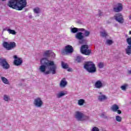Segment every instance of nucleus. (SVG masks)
Masks as SVG:
<instances>
[{
    "label": "nucleus",
    "instance_id": "nucleus-1",
    "mask_svg": "<svg viewBox=\"0 0 131 131\" xmlns=\"http://www.w3.org/2000/svg\"><path fill=\"white\" fill-rule=\"evenodd\" d=\"M41 66L39 68V70L41 73H43L45 75L48 74H56L58 67L55 64L54 61L48 60L47 58H43L40 61Z\"/></svg>",
    "mask_w": 131,
    "mask_h": 131
},
{
    "label": "nucleus",
    "instance_id": "nucleus-5",
    "mask_svg": "<svg viewBox=\"0 0 131 131\" xmlns=\"http://www.w3.org/2000/svg\"><path fill=\"white\" fill-rule=\"evenodd\" d=\"M2 46L6 50H7L8 51H10V50H13V49H15V48H16V42H8L7 41H4L3 42Z\"/></svg>",
    "mask_w": 131,
    "mask_h": 131
},
{
    "label": "nucleus",
    "instance_id": "nucleus-10",
    "mask_svg": "<svg viewBox=\"0 0 131 131\" xmlns=\"http://www.w3.org/2000/svg\"><path fill=\"white\" fill-rule=\"evenodd\" d=\"M75 117L78 121H83L85 119L84 118V115L80 112H76Z\"/></svg>",
    "mask_w": 131,
    "mask_h": 131
},
{
    "label": "nucleus",
    "instance_id": "nucleus-40",
    "mask_svg": "<svg viewBox=\"0 0 131 131\" xmlns=\"http://www.w3.org/2000/svg\"><path fill=\"white\" fill-rule=\"evenodd\" d=\"M29 17L30 18V19H32V18H33V16H32V15H30L29 16Z\"/></svg>",
    "mask_w": 131,
    "mask_h": 131
},
{
    "label": "nucleus",
    "instance_id": "nucleus-8",
    "mask_svg": "<svg viewBox=\"0 0 131 131\" xmlns=\"http://www.w3.org/2000/svg\"><path fill=\"white\" fill-rule=\"evenodd\" d=\"M33 105L36 108H41L43 105V102L40 97H37L34 100Z\"/></svg>",
    "mask_w": 131,
    "mask_h": 131
},
{
    "label": "nucleus",
    "instance_id": "nucleus-31",
    "mask_svg": "<svg viewBox=\"0 0 131 131\" xmlns=\"http://www.w3.org/2000/svg\"><path fill=\"white\" fill-rule=\"evenodd\" d=\"M82 60V57L81 56H77L76 58V61L78 63H80L81 62V60Z\"/></svg>",
    "mask_w": 131,
    "mask_h": 131
},
{
    "label": "nucleus",
    "instance_id": "nucleus-2",
    "mask_svg": "<svg viewBox=\"0 0 131 131\" xmlns=\"http://www.w3.org/2000/svg\"><path fill=\"white\" fill-rule=\"evenodd\" d=\"M8 6L17 11H22L27 6L26 0H10L8 2Z\"/></svg>",
    "mask_w": 131,
    "mask_h": 131
},
{
    "label": "nucleus",
    "instance_id": "nucleus-27",
    "mask_svg": "<svg viewBox=\"0 0 131 131\" xmlns=\"http://www.w3.org/2000/svg\"><path fill=\"white\" fill-rule=\"evenodd\" d=\"M7 31L9 32V33H10V34L16 35V31L14 30L8 29Z\"/></svg>",
    "mask_w": 131,
    "mask_h": 131
},
{
    "label": "nucleus",
    "instance_id": "nucleus-42",
    "mask_svg": "<svg viewBox=\"0 0 131 131\" xmlns=\"http://www.w3.org/2000/svg\"><path fill=\"white\" fill-rule=\"evenodd\" d=\"M128 74H131V71H129L128 72Z\"/></svg>",
    "mask_w": 131,
    "mask_h": 131
},
{
    "label": "nucleus",
    "instance_id": "nucleus-36",
    "mask_svg": "<svg viewBox=\"0 0 131 131\" xmlns=\"http://www.w3.org/2000/svg\"><path fill=\"white\" fill-rule=\"evenodd\" d=\"M101 117H102V118H105V119H107V118H108V117L105 115L104 113H102L101 115Z\"/></svg>",
    "mask_w": 131,
    "mask_h": 131
},
{
    "label": "nucleus",
    "instance_id": "nucleus-19",
    "mask_svg": "<svg viewBox=\"0 0 131 131\" xmlns=\"http://www.w3.org/2000/svg\"><path fill=\"white\" fill-rule=\"evenodd\" d=\"M111 109L113 112H116L117 110H119V106L117 104H114L112 106Z\"/></svg>",
    "mask_w": 131,
    "mask_h": 131
},
{
    "label": "nucleus",
    "instance_id": "nucleus-6",
    "mask_svg": "<svg viewBox=\"0 0 131 131\" xmlns=\"http://www.w3.org/2000/svg\"><path fill=\"white\" fill-rule=\"evenodd\" d=\"M73 47L70 45L65 47V49L61 50L62 55H68V54H72L73 53Z\"/></svg>",
    "mask_w": 131,
    "mask_h": 131
},
{
    "label": "nucleus",
    "instance_id": "nucleus-45",
    "mask_svg": "<svg viewBox=\"0 0 131 131\" xmlns=\"http://www.w3.org/2000/svg\"><path fill=\"white\" fill-rule=\"evenodd\" d=\"M125 37H127V35H125Z\"/></svg>",
    "mask_w": 131,
    "mask_h": 131
},
{
    "label": "nucleus",
    "instance_id": "nucleus-34",
    "mask_svg": "<svg viewBox=\"0 0 131 131\" xmlns=\"http://www.w3.org/2000/svg\"><path fill=\"white\" fill-rule=\"evenodd\" d=\"M91 131H100V129H99V128L97 127H94L92 128Z\"/></svg>",
    "mask_w": 131,
    "mask_h": 131
},
{
    "label": "nucleus",
    "instance_id": "nucleus-11",
    "mask_svg": "<svg viewBox=\"0 0 131 131\" xmlns=\"http://www.w3.org/2000/svg\"><path fill=\"white\" fill-rule=\"evenodd\" d=\"M115 19L119 23L122 24L123 22H124V19H123V16H122V14L121 13H117L114 16Z\"/></svg>",
    "mask_w": 131,
    "mask_h": 131
},
{
    "label": "nucleus",
    "instance_id": "nucleus-20",
    "mask_svg": "<svg viewBox=\"0 0 131 131\" xmlns=\"http://www.w3.org/2000/svg\"><path fill=\"white\" fill-rule=\"evenodd\" d=\"M85 102V100H84V99H79L78 100V105L79 106H83Z\"/></svg>",
    "mask_w": 131,
    "mask_h": 131
},
{
    "label": "nucleus",
    "instance_id": "nucleus-15",
    "mask_svg": "<svg viewBox=\"0 0 131 131\" xmlns=\"http://www.w3.org/2000/svg\"><path fill=\"white\" fill-rule=\"evenodd\" d=\"M123 9V6H122V4L121 3H118L117 4V7L114 8V12L116 13H118L119 12H121Z\"/></svg>",
    "mask_w": 131,
    "mask_h": 131
},
{
    "label": "nucleus",
    "instance_id": "nucleus-44",
    "mask_svg": "<svg viewBox=\"0 0 131 131\" xmlns=\"http://www.w3.org/2000/svg\"><path fill=\"white\" fill-rule=\"evenodd\" d=\"M129 19L131 20V16H129Z\"/></svg>",
    "mask_w": 131,
    "mask_h": 131
},
{
    "label": "nucleus",
    "instance_id": "nucleus-33",
    "mask_svg": "<svg viewBox=\"0 0 131 131\" xmlns=\"http://www.w3.org/2000/svg\"><path fill=\"white\" fill-rule=\"evenodd\" d=\"M50 51L47 50L44 53V56H45V57H50Z\"/></svg>",
    "mask_w": 131,
    "mask_h": 131
},
{
    "label": "nucleus",
    "instance_id": "nucleus-37",
    "mask_svg": "<svg viewBox=\"0 0 131 131\" xmlns=\"http://www.w3.org/2000/svg\"><path fill=\"white\" fill-rule=\"evenodd\" d=\"M97 15L99 16V17H101V16H103V12L99 10Z\"/></svg>",
    "mask_w": 131,
    "mask_h": 131
},
{
    "label": "nucleus",
    "instance_id": "nucleus-38",
    "mask_svg": "<svg viewBox=\"0 0 131 131\" xmlns=\"http://www.w3.org/2000/svg\"><path fill=\"white\" fill-rule=\"evenodd\" d=\"M55 57V53L54 52H50L49 56Z\"/></svg>",
    "mask_w": 131,
    "mask_h": 131
},
{
    "label": "nucleus",
    "instance_id": "nucleus-26",
    "mask_svg": "<svg viewBox=\"0 0 131 131\" xmlns=\"http://www.w3.org/2000/svg\"><path fill=\"white\" fill-rule=\"evenodd\" d=\"M61 66L62 67V68H63V69H67V68H68L69 66L68 64L62 61L61 62Z\"/></svg>",
    "mask_w": 131,
    "mask_h": 131
},
{
    "label": "nucleus",
    "instance_id": "nucleus-43",
    "mask_svg": "<svg viewBox=\"0 0 131 131\" xmlns=\"http://www.w3.org/2000/svg\"><path fill=\"white\" fill-rule=\"evenodd\" d=\"M129 34H131V31L129 32Z\"/></svg>",
    "mask_w": 131,
    "mask_h": 131
},
{
    "label": "nucleus",
    "instance_id": "nucleus-41",
    "mask_svg": "<svg viewBox=\"0 0 131 131\" xmlns=\"http://www.w3.org/2000/svg\"><path fill=\"white\" fill-rule=\"evenodd\" d=\"M68 71H69V72H71V71H72V69H69L68 70Z\"/></svg>",
    "mask_w": 131,
    "mask_h": 131
},
{
    "label": "nucleus",
    "instance_id": "nucleus-16",
    "mask_svg": "<svg viewBox=\"0 0 131 131\" xmlns=\"http://www.w3.org/2000/svg\"><path fill=\"white\" fill-rule=\"evenodd\" d=\"M66 95H67V92L63 91L58 92L56 94V98L60 99V98H62V97H64V96H66Z\"/></svg>",
    "mask_w": 131,
    "mask_h": 131
},
{
    "label": "nucleus",
    "instance_id": "nucleus-14",
    "mask_svg": "<svg viewBox=\"0 0 131 131\" xmlns=\"http://www.w3.org/2000/svg\"><path fill=\"white\" fill-rule=\"evenodd\" d=\"M94 86L96 89H102V88H104L105 85L103 83L101 80H98L96 81L95 83Z\"/></svg>",
    "mask_w": 131,
    "mask_h": 131
},
{
    "label": "nucleus",
    "instance_id": "nucleus-28",
    "mask_svg": "<svg viewBox=\"0 0 131 131\" xmlns=\"http://www.w3.org/2000/svg\"><path fill=\"white\" fill-rule=\"evenodd\" d=\"M91 34V32L88 30H85L84 34V38L85 37H89L90 36V35Z\"/></svg>",
    "mask_w": 131,
    "mask_h": 131
},
{
    "label": "nucleus",
    "instance_id": "nucleus-24",
    "mask_svg": "<svg viewBox=\"0 0 131 131\" xmlns=\"http://www.w3.org/2000/svg\"><path fill=\"white\" fill-rule=\"evenodd\" d=\"M71 32L72 33H76L78 32V28H71Z\"/></svg>",
    "mask_w": 131,
    "mask_h": 131
},
{
    "label": "nucleus",
    "instance_id": "nucleus-29",
    "mask_svg": "<svg viewBox=\"0 0 131 131\" xmlns=\"http://www.w3.org/2000/svg\"><path fill=\"white\" fill-rule=\"evenodd\" d=\"M116 120L117 122H121L122 121V118L119 116H116Z\"/></svg>",
    "mask_w": 131,
    "mask_h": 131
},
{
    "label": "nucleus",
    "instance_id": "nucleus-39",
    "mask_svg": "<svg viewBox=\"0 0 131 131\" xmlns=\"http://www.w3.org/2000/svg\"><path fill=\"white\" fill-rule=\"evenodd\" d=\"M116 112H117L118 114H121V111L120 110H117Z\"/></svg>",
    "mask_w": 131,
    "mask_h": 131
},
{
    "label": "nucleus",
    "instance_id": "nucleus-25",
    "mask_svg": "<svg viewBox=\"0 0 131 131\" xmlns=\"http://www.w3.org/2000/svg\"><path fill=\"white\" fill-rule=\"evenodd\" d=\"M100 35L102 36V37H106V36L108 35V33H107L106 31H103L102 32H100Z\"/></svg>",
    "mask_w": 131,
    "mask_h": 131
},
{
    "label": "nucleus",
    "instance_id": "nucleus-4",
    "mask_svg": "<svg viewBox=\"0 0 131 131\" xmlns=\"http://www.w3.org/2000/svg\"><path fill=\"white\" fill-rule=\"evenodd\" d=\"M84 68L89 72V73H95L97 71L96 66L93 62L89 61L86 62L84 66Z\"/></svg>",
    "mask_w": 131,
    "mask_h": 131
},
{
    "label": "nucleus",
    "instance_id": "nucleus-30",
    "mask_svg": "<svg viewBox=\"0 0 131 131\" xmlns=\"http://www.w3.org/2000/svg\"><path fill=\"white\" fill-rule=\"evenodd\" d=\"M9 100H10V96H8L7 95H4V100L6 101V102H8Z\"/></svg>",
    "mask_w": 131,
    "mask_h": 131
},
{
    "label": "nucleus",
    "instance_id": "nucleus-18",
    "mask_svg": "<svg viewBox=\"0 0 131 131\" xmlns=\"http://www.w3.org/2000/svg\"><path fill=\"white\" fill-rule=\"evenodd\" d=\"M67 85V82L66 81V78H63L59 84L60 88H65Z\"/></svg>",
    "mask_w": 131,
    "mask_h": 131
},
{
    "label": "nucleus",
    "instance_id": "nucleus-9",
    "mask_svg": "<svg viewBox=\"0 0 131 131\" xmlns=\"http://www.w3.org/2000/svg\"><path fill=\"white\" fill-rule=\"evenodd\" d=\"M0 66L3 67V69L10 68V64L7 61V59L5 58H0Z\"/></svg>",
    "mask_w": 131,
    "mask_h": 131
},
{
    "label": "nucleus",
    "instance_id": "nucleus-23",
    "mask_svg": "<svg viewBox=\"0 0 131 131\" xmlns=\"http://www.w3.org/2000/svg\"><path fill=\"white\" fill-rule=\"evenodd\" d=\"M128 88V85L127 84H124L123 85L121 86L120 89L122 90V91L125 92Z\"/></svg>",
    "mask_w": 131,
    "mask_h": 131
},
{
    "label": "nucleus",
    "instance_id": "nucleus-3",
    "mask_svg": "<svg viewBox=\"0 0 131 131\" xmlns=\"http://www.w3.org/2000/svg\"><path fill=\"white\" fill-rule=\"evenodd\" d=\"M78 31H80L76 33L75 35V38L78 39L79 43L83 44L85 42V39H84V36H83V33L82 32L85 31V29L84 28H78Z\"/></svg>",
    "mask_w": 131,
    "mask_h": 131
},
{
    "label": "nucleus",
    "instance_id": "nucleus-7",
    "mask_svg": "<svg viewBox=\"0 0 131 131\" xmlns=\"http://www.w3.org/2000/svg\"><path fill=\"white\" fill-rule=\"evenodd\" d=\"M80 52L83 55L89 56L91 54V51L89 49V46L86 45H82L80 49Z\"/></svg>",
    "mask_w": 131,
    "mask_h": 131
},
{
    "label": "nucleus",
    "instance_id": "nucleus-35",
    "mask_svg": "<svg viewBox=\"0 0 131 131\" xmlns=\"http://www.w3.org/2000/svg\"><path fill=\"white\" fill-rule=\"evenodd\" d=\"M106 43L107 45H112V43H113V42L112 41V40H107Z\"/></svg>",
    "mask_w": 131,
    "mask_h": 131
},
{
    "label": "nucleus",
    "instance_id": "nucleus-13",
    "mask_svg": "<svg viewBox=\"0 0 131 131\" xmlns=\"http://www.w3.org/2000/svg\"><path fill=\"white\" fill-rule=\"evenodd\" d=\"M13 58L15 59L14 61V64L15 66H20L21 65L22 63H23L22 58H18L17 55H14Z\"/></svg>",
    "mask_w": 131,
    "mask_h": 131
},
{
    "label": "nucleus",
    "instance_id": "nucleus-32",
    "mask_svg": "<svg viewBox=\"0 0 131 131\" xmlns=\"http://www.w3.org/2000/svg\"><path fill=\"white\" fill-rule=\"evenodd\" d=\"M98 67L100 68V69H102V68H104V63L103 62H99L98 64Z\"/></svg>",
    "mask_w": 131,
    "mask_h": 131
},
{
    "label": "nucleus",
    "instance_id": "nucleus-12",
    "mask_svg": "<svg viewBox=\"0 0 131 131\" xmlns=\"http://www.w3.org/2000/svg\"><path fill=\"white\" fill-rule=\"evenodd\" d=\"M126 42L129 46H128L127 48L125 49L126 54L129 55L131 54V37L128 38L126 39Z\"/></svg>",
    "mask_w": 131,
    "mask_h": 131
},
{
    "label": "nucleus",
    "instance_id": "nucleus-21",
    "mask_svg": "<svg viewBox=\"0 0 131 131\" xmlns=\"http://www.w3.org/2000/svg\"><path fill=\"white\" fill-rule=\"evenodd\" d=\"M1 80H2L3 82L5 84H9V82L8 79H7L5 77H1Z\"/></svg>",
    "mask_w": 131,
    "mask_h": 131
},
{
    "label": "nucleus",
    "instance_id": "nucleus-17",
    "mask_svg": "<svg viewBox=\"0 0 131 131\" xmlns=\"http://www.w3.org/2000/svg\"><path fill=\"white\" fill-rule=\"evenodd\" d=\"M100 96H98V99L99 101L100 102H103V101H105V100H107V97L105 95H103L102 92H100Z\"/></svg>",
    "mask_w": 131,
    "mask_h": 131
},
{
    "label": "nucleus",
    "instance_id": "nucleus-22",
    "mask_svg": "<svg viewBox=\"0 0 131 131\" xmlns=\"http://www.w3.org/2000/svg\"><path fill=\"white\" fill-rule=\"evenodd\" d=\"M34 14H39L40 13V8L39 7H35L33 9Z\"/></svg>",
    "mask_w": 131,
    "mask_h": 131
}]
</instances>
